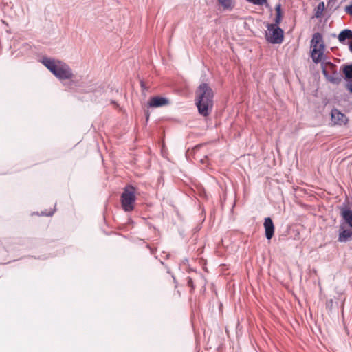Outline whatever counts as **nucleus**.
I'll list each match as a JSON object with an SVG mask.
<instances>
[{"mask_svg": "<svg viewBox=\"0 0 352 352\" xmlns=\"http://www.w3.org/2000/svg\"><path fill=\"white\" fill-rule=\"evenodd\" d=\"M214 93L207 83H201L196 91V106L199 113L204 117L209 116L213 107Z\"/></svg>", "mask_w": 352, "mask_h": 352, "instance_id": "f257e3e1", "label": "nucleus"}, {"mask_svg": "<svg viewBox=\"0 0 352 352\" xmlns=\"http://www.w3.org/2000/svg\"><path fill=\"white\" fill-rule=\"evenodd\" d=\"M41 63L60 80H69L67 86L72 88V85L74 83L72 80L73 73L67 64L61 60L47 57L43 58ZM64 85H67V84L64 83Z\"/></svg>", "mask_w": 352, "mask_h": 352, "instance_id": "f03ea898", "label": "nucleus"}, {"mask_svg": "<svg viewBox=\"0 0 352 352\" xmlns=\"http://www.w3.org/2000/svg\"><path fill=\"white\" fill-rule=\"evenodd\" d=\"M311 58L314 62L318 63L322 60L324 45L323 42L322 36L320 33L316 32L313 35L311 41Z\"/></svg>", "mask_w": 352, "mask_h": 352, "instance_id": "7ed1b4c3", "label": "nucleus"}, {"mask_svg": "<svg viewBox=\"0 0 352 352\" xmlns=\"http://www.w3.org/2000/svg\"><path fill=\"white\" fill-rule=\"evenodd\" d=\"M135 201V189L132 186H127L121 195L122 207L126 212L133 210Z\"/></svg>", "mask_w": 352, "mask_h": 352, "instance_id": "20e7f679", "label": "nucleus"}, {"mask_svg": "<svg viewBox=\"0 0 352 352\" xmlns=\"http://www.w3.org/2000/svg\"><path fill=\"white\" fill-rule=\"evenodd\" d=\"M266 39L271 43H281L283 40V30L276 24H268Z\"/></svg>", "mask_w": 352, "mask_h": 352, "instance_id": "39448f33", "label": "nucleus"}, {"mask_svg": "<svg viewBox=\"0 0 352 352\" xmlns=\"http://www.w3.org/2000/svg\"><path fill=\"white\" fill-rule=\"evenodd\" d=\"M340 215L342 221V224L352 228V205L342 206L340 208Z\"/></svg>", "mask_w": 352, "mask_h": 352, "instance_id": "423d86ee", "label": "nucleus"}, {"mask_svg": "<svg viewBox=\"0 0 352 352\" xmlns=\"http://www.w3.org/2000/svg\"><path fill=\"white\" fill-rule=\"evenodd\" d=\"M329 67L332 71L329 72L327 68H324L322 74L329 81L338 84L341 81V75L334 70L335 66L333 64H330Z\"/></svg>", "mask_w": 352, "mask_h": 352, "instance_id": "0eeeda50", "label": "nucleus"}, {"mask_svg": "<svg viewBox=\"0 0 352 352\" xmlns=\"http://www.w3.org/2000/svg\"><path fill=\"white\" fill-rule=\"evenodd\" d=\"M331 121L335 125H344L348 122V118L345 114L340 112L337 109H333L331 113Z\"/></svg>", "mask_w": 352, "mask_h": 352, "instance_id": "6e6552de", "label": "nucleus"}, {"mask_svg": "<svg viewBox=\"0 0 352 352\" xmlns=\"http://www.w3.org/2000/svg\"><path fill=\"white\" fill-rule=\"evenodd\" d=\"M350 240H352V230L346 229L344 225L341 223L339 228L338 241L346 243Z\"/></svg>", "mask_w": 352, "mask_h": 352, "instance_id": "1a4fd4ad", "label": "nucleus"}, {"mask_svg": "<svg viewBox=\"0 0 352 352\" xmlns=\"http://www.w3.org/2000/svg\"><path fill=\"white\" fill-rule=\"evenodd\" d=\"M169 104V100L164 97L154 96L150 98L148 105L151 107H160Z\"/></svg>", "mask_w": 352, "mask_h": 352, "instance_id": "9d476101", "label": "nucleus"}, {"mask_svg": "<svg viewBox=\"0 0 352 352\" xmlns=\"http://www.w3.org/2000/svg\"><path fill=\"white\" fill-rule=\"evenodd\" d=\"M264 228L265 236L268 240H270L274 236V226L270 217H267L265 219Z\"/></svg>", "mask_w": 352, "mask_h": 352, "instance_id": "9b49d317", "label": "nucleus"}, {"mask_svg": "<svg viewBox=\"0 0 352 352\" xmlns=\"http://www.w3.org/2000/svg\"><path fill=\"white\" fill-rule=\"evenodd\" d=\"M352 38V31L351 30H344L338 35V40L340 42H344L347 38Z\"/></svg>", "mask_w": 352, "mask_h": 352, "instance_id": "f8f14e48", "label": "nucleus"}, {"mask_svg": "<svg viewBox=\"0 0 352 352\" xmlns=\"http://www.w3.org/2000/svg\"><path fill=\"white\" fill-rule=\"evenodd\" d=\"M325 6L324 2L318 3L317 7L314 10V17L320 18L322 16V13L324 10Z\"/></svg>", "mask_w": 352, "mask_h": 352, "instance_id": "ddd939ff", "label": "nucleus"}, {"mask_svg": "<svg viewBox=\"0 0 352 352\" xmlns=\"http://www.w3.org/2000/svg\"><path fill=\"white\" fill-rule=\"evenodd\" d=\"M345 79L352 78V64L346 65L343 69Z\"/></svg>", "mask_w": 352, "mask_h": 352, "instance_id": "4468645a", "label": "nucleus"}, {"mask_svg": "<svg viewBox=\"0 0 352 352\" xmlns=\"http://www.w3.org/2000/svg\"><path fill=\"white\" fill-rule=\"evenodd\" d=\"M219 3L225 9H231L232 8V0H218Z\"/></svg>", "mask_w": 352, "mask_h": 352, "instance_id": "2eb2a0df", "label": "nucleus"}, {"mask_svg": "<svg viewBox=\"0 0 352 352\" xmlns=\"http://www.w3.org/2000/svg\"><path fill=\"white\" fill-rule=\"evenodd\" d=\"M248 2L257 6H263L267 3V0H247Z\"/></svg>", "mask_w": 352, "mask_h": 352, "instance_id": "dca6fc26", "label": "nucleus"}, {"mask_svg": "<svg viewBox=\"0 0 352 352\" xmlns=\"http://www.w3.org/2000/svg\"><path fill=\"white\" fill-rule=\"evenodd\" d=\"M346 87L352 93V78L346 80Z\"/></svg>", "mask_w": 352, "mask_h": 352, "instance_id": "f3484780", "label": "nucleus"}, {"mask_svg": "<svg viewBox=\"0 0 352 352\" xmlns=\"http://www.w3.org/2000/svg\"><path fill=\"white\" fill-rule=\"evenodd\" d=\"M282 19V14H276V18L274 19L275 23L274 24H276V26H278V24L280 23Z\"/></svg>", "mask_w": 352, "mask_h": 352, "instance_id": "a211bd4d", "label": "nucleus"}, {"mask_svg": "<svg viewBox=\"0 0 352 352\" xmlns=\"http://www.w3.org/2000/svg\"><path fill=\"white\" fill-rule=\"evenodd\" d=\"M275 10H276V14H282V12H281V5L280 3L277 4L276 6Z\"/></svg>", "mask_w": 352, "mask_h": 352, "instance_id": "6ab92c4d", "label": "nucleus"}, {"mask_svg": "<svg viewBox=\"0 0 352 352\" xmlns=\"http://www.w3.org/2000/svg\"><path fill=\"white\" fill-rule=\"evenodd\" d=\"M54 211H55V210H51L49 212H42L41 215L50 217V216L53 215V214L54 213Z\"/></svg>", "mask_w": 352, "mask_h": 352, "instance_id": "aec40b11", "label": "nucleus"}, {"mask_svg": "<svg viewBox=\"0 0 352 352\" xmlns=\"http://www.w3.org/2000/svg\"><path fill=\"white\" fill-rule=\"evenodd\" d=\"M346 12L352 15V4L346 7Z\"/></svg>", "mask_w": 352, "mask_h": 352, "instance_id": "412c9836", "label": "nucleus"}, {"mask_svg": "<svg viewBox=\"0 0 352 352\" xmlns=\"http://www.w3.org/2000/svg\"><path fill=\"white\" fill-rule=\"evenodd\" d=\"M188 285L189 287H190L192 289L194 288L193 282L191 278H188Z\"/></svg>", "mask_w": 352, "mask_h": 352, "instance_id": "4be33fe9", "label": "nucleus"}, {"mask_svg": "<svg viewBox=\"0 0 352 352\" xmlns=\"http://www.w3.org/2000/svg\"><path fill=\"white\" fill-rule=\"evenodd\" d=\"M349 50L352 52V41H351V43L349 44Z\"/></svg>", "mask_w": 352, "mask_h": 352, "instance_id": "5701e85b", "label": "nucleus"}]
</instances>
